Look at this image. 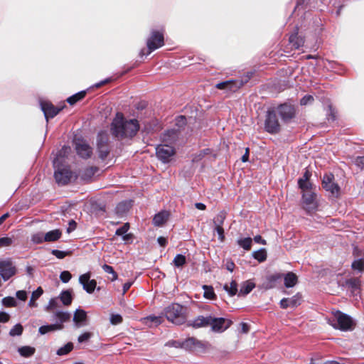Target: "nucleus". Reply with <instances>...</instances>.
<instances>
[{
  "instance_id": "1",
  "label": "nucleus",
  "mask_w": 364,
  "mask_h": 364,
  "mask_svg": "<svg viewBox=\"0 0 364 364\" xmlns=\"http://www.w3.org/2000/svg\"><path fill=\"white\" fill-rule=\"evenodd\" d=\"M139 128L137 119H127L122 113L117 112L110 124V132L118 140L132 139L136 135Z\"/></svg>"
},
{
  "instance_id": "2",
  "label": "nucleus",
  "mask_w": 364,
  "mask_h": 364,
  "mask_svg": "<svg viewBox=\"0 0 364 364\" xmlns=\"http://www.w3.org/2000/svg\"><path fill=\"white\" fill-rule=\"evenodd\" d=\"M71 314L68 311L56 310L52 316V320L55 322L52 324L41 326L38 328L41 335L62 330L64 328V323L70 321Z\"/></svg>"
},
{
  "instance_id": "3",
  "label": "nucleus",
  "mask_w": 364,
  "mask_h": 364,
  "mask_svg": "<svg viewBox=\"0 0 364 364\" xmlns=\"http://www.w3.org/2000/svg\"><path fill=\"white\" fill-rule=\"evenodd\" d=\"M316 186L314 188L301 190L302 197L301 205L305 212L309 215H315L318 210V203L317 194L315 192Z\"/></svg>"
},
{
  "instance_id": "4",
  "label": "nucleus",
  "mask_w": 364,
  "mask_h": 364,
  "mask_svg": "<svg viewBox=\"0 0 364 364\" xmlns=\"http://www.w3.org/2000/svg\"><path fill=\"white\" fill-rule=\"evenodd\" d=\"M323 111L325 115V121L320 122V129L323 128V132L331 127L337 118V111L333 106L330 99L322 97Z\"/></svg>"
},
{
  "instance_id": "5",
  "label": "nucleus",
  "mask_w": 364,
  "mask_h": 364,
  "mask_svg": "<svg viewBox=\"0 0 364 364\" xmlns=\"http://www.w3.org/2000/svg\"><path fill=\"white\" fill-rule=\"evenodd\" d=\"M164 314L168 321L176 325L183 324L186 321L183 307L178 304H172L167 306L164 309Z\"/></svg>"
},
{
  "instance_id": "6",
  "label": "nucleus",
  "mask_w": 364,
  "mask_h": 364,
  "mask_svg": "<svg viewBox=\"0 0 364 364\" xmlns=\"http://www.w3.org/2000/svg\"><path fill=\"white\" fill-rule=\"evenodd\" d=\"M110 151L109 136L108 133L105 131L100 132L97 136V151L99 158L102 160H105L108 157Z\"/></svg>"
},
{
  "instance_id": "7",
  "label": "nucleus",
  "mask_w": 364,
  "mask_h": 364,
  "mask_svg": "<svg viewBox=\"0 0 364 364\" xmlns=\"http://www.w3.org/2000/svg\"><path fill=\"white\" fill-rule=\"evenodd\" d=\"M322 186L329 198L334 199L339 196L341 188L338 184L335 181V177L333 173H328L323 176Z\"/></svg>"
},
{
  "instance_id": "8",
  "label": "nucleus",
  "mask_w": 364,
  "mask_h": 364,
  "mask_svg": "<svg viewBox=\"0 0 364 364\" xmlns=\"http://www.w3.org/2000/svg\"><path fill=\"white\" fill-rule=\"evenodd\" d=\"M335 318L336 323L332 325L341 331H353L356 326L355 321L350 316L339 311L336 313Z\"/></svg>"
},
{
  "instance_id": "9",
  "label": "nucleus",
  "mask_w": 364,
  "mask_h": 364,
  "mask_svg": "<svg viewBox=\"0 0 364 364\" xmlns=\"http://www.w3.org/2000/svg\"><path fill=\"white\" fill-rule=\"evenodd\" d=\"M264 130L272 134H278L281 130V125L277 118V113L274 109H269L267 112L264 121Z\"/></svg>"
},
{
  "instance_id": "10",
  "label": "nucleus",
  "mask_w": 364,
  "mask_h": 364,
  "mask_svg": "<svg viewBox=\"0 0 364 364\" xmlns=\"http://www.w3.org/2000/svg\"><path fill=\"white\" fill-rule=\"evenodd\" d=\"M164 45V31H151L150 36L146 41V46L148 48L147 54H150L152 51L162 47Z\"/></svg>"
},
{
  "instance_id": "11",
  "label": "nucleus",
  "mask_w": 364,
  "mask_h": 364,
  "mask_svg": "<svg viewBox=\"0 0 364 364\" xmlns=\"http://www.w3.org/2000/svg\"><path fill=\"white\" fill-rule=\"evenodd\" d=\"M338 283L340 287L349 290L353 296H357L360 293L361 280L359 277H350L341 279Z\"/></svg>"
},
{
  "instance_id": "12",
  "label": "nucleus",
  "mask_w": 364,
  "mask_h": 364,
  "mask_svg": "<svg viewBox=\"0 0 364 364\" xmlns=\"http://www.w3.org/2000/svg\"><path fill=\"white\" fill-rule=\"evenodd\" d=\"M275 110L284 122H289L296 117L295 106L287 102L278 105Z\"/></svg>"
},
{
  "instance_id": "13",
  "label": "nucleus",
  "mask_w": 364,
  "mask_h": 364,
  "mask_svg": "<svg viewBox=\"0 0 364 364\" xmlns=\"http://www.w3.org/2000/svg\"><path fill=\"white\" fill-rule=\"evenodd\" d=\"M175 154V149L167 144H159L156 148V156L164 163L169 162Z\"/></svg>"
},
{
  "instance_id": "14",
  "label": "nucleus",
  "mask_w": 364,
  "mask_h": 364,
  "mask_svg": "<svg viewBox=\"0 0 364 364\" xmlns=\"http://www.w3.org/2000/svg\"><path fill=\"white\" fill-rule=\"evenodd\" d=\"M231 321L224 318H216L210 315V325L214 332L221 333L230 327Z\"/></svg>"
},
{
  "instance_id": "15",
  "label": "nucleus",
  "mask_w": 364,
  "mask_h": 364,
  "mask_svg": "<svg viewBox=\"0 0 364 364\" xmlns=\"http://www.w3.org/2000/svg\"><path fill=\"white\" fill-rule=\"evenodd\" d=\"M244 85L242 80H230L218 82L215 85V87L218 90H225L227 92H235L240 89Z\"/></svg>"
},
{
  "instance_id": "16",
  "label": "nucleus",
  "mask_w": 364,
  "mask_h": 364,
  "mask_svg": "<svg viewBox=\"0 0 364 364\" xmlns=\"http://www.w3.org/2000/svg\"><path fill=\"white\" fill-rule=\"evenodd\" d=\"M75 150L79 156L82 159H89L92 154V148L83 139H75Z\"/></svg>"
},
{
  "instance_id": "17",
  "label": "nucleus",
  "mask_w": 364,
  "mask_h": 364,
  "mask_svg": "<svg viewBox=\"0 0 364 364\" xmlns=\"http://www.w3.org/2000/svg\"><path fill=\"white\" fill-rule=\"evenodd\" d=\"M64 107L65 105L60 107H55L49 101L41 102V108L47 120H48L49 118L55 117Z\"/></svg>"
},
{
  "instance_id": "18",
  "label": "nucleus",
  "mask_w": 364,
  "mask_h": 364,
  "mask_svg": "<svg viewBox=\"0 0 364 364\" xmlns=\"http://www.w3.org/2000/svg\"><path fill=\"white\" fill-rule=\"evenodd\" d=\"M54 177L58 184L67 185L73 177V172L68 168H58L54 173Z\"/></svg>"
},
{
  "instance_id": "19",
  "label": "nucleus",
  "mask_w": 364,
  "mask_h": 364,
  "mask_svg": "<svg viewBox=\"0 0 364 364\" xmlns=\"http://www.w3.org/2000/svg\"><path fill=\"white\" fill-rule=\"evenodd\" d=\"M79 281L88 294L94 292L97 287V282L90 279V274H80Z\"/></svg>"
},
{
  "instance_id": "20",
  "label": "nucleus",
  "mask_w": 364,
  "mask_h": 364,
  "mask_svg": "<svg viewBox=\"0 0 364 364\" xmlns=\"http://www.w3.org/2000/svg\"><path fill=\"white\" fill-rule=\"evenodd\" d=\"M301 296L297 294L291 298H284L280 301V307L287 309L288 307L294 308L300 305Z\"/></svg>"
},
{
  "instance_id": "21",
  "label": "nucleus",
  "mask_w": 364,
  "mask_h": 364,
  "mask_svg": "<svg viewBox=\"0 0 364 364\" xmlns=\"http://www.w3.org/2000/svg\"><path fill=\"white\" fill-rule=\"evenodd\" d=\"M311 176V173L309 170H306L303 174V176L299 178L298 186L301 190H306L314 188L315 186H314L310 181Z\"/></svg>"
},
{
  "instance_id": "22",
  "label": "nucleus",
  "mask_w": 364,
  "mask_h": 364,
  "mask_svg": "<svg viewBox=\"0 0 364 364\" xmlns=\"http://www.w3.org/2000/svg\"><path fill=\"white\" fill-rule=\"evenodd\" d=\"M188 326H192L195 328L207 327L210 325V316H198L194 319L188 322Z\"/></svg>"
},
{
  "instance_id": "23",
  "label": "nucleus",
  "mask_w": 364,
  "mask_h": 364,
  "mask_svg": "<svg viewBox=\"0 0 364 364\" xmlns=\"http://www.w3.org/2000/svg\"><path fill=\"white\" fill-rule=\"evenodd\" d=\"M170 216L169 212L166 210H161L156 214L153 218V225L156 227L163 226L168 220Z\"/></svg>"
},
{
  "instance_id": "24",
  "label": "nucleus",
  "mask_w": 364,
  "mask_h": 364,
  "mask_svg": "<svg viewBox=\"0 0 364 364\" xmlns=\"http://www.w3.org/2000/svg\"><path fill=\"white\" fill-rule=\"evenodd\" d=\"M17 269L11 259L7 258L0 260V273H16Z\"/></svg>"
},
{
  "instance_id": "25",
  "label": "nucleus",
  "mask_w": 364,
  "mask_h": 364,
  "mask_svg": "<svg viewBox=\"0 0 364 364\" xmlns=\"http://www.w3.org/2000/svg\"><path fill=\"white\" fill-rule=\"evenodd\" d=\"M141 321L149 327L157 326L163 322V317L161 316L150 315L141 318Z\"/></svg>"
},
{
  "instance_id": "26",
  "label": "nucleus",
  "mask_w": 364,
  "mask_h": 364,
  "mask_svg": "<svg viewBox=\"0 0 364 364\" xmlns=\"http://www.w3.org/2000/svg\"><path fill=\"white\" fill-rule=\"evenodd\" d=\"M280 279L279 274H270L266 277L262 287L264 289H269L276 287L277 281Z\"/></svg>"
},
{
  "instance_id": "27",
  "label": "nucleus",
  "mask_w": 364,
  "mask_h": 364,
  "mask_svg": "<svg viewBox=\"0 0 364 364\" xmlns=\"http://www.w3.org/2000/svg\"><path fill=\"white\" fill-rule=\"evenodd\" d=\"M255 287L254 282L247 280L242 283L238 291V296H245L247 295Z\"/></svg>"
},
{
  "instance_id": "28",
  "label": "nucleus",
  "mask_w": 364,
  "mask_h": 364,
  "mask_svg": "<svg viewBox=\"0 0 364 364\" xmlns=\"http://www.w3.org/2000/svg\"><path fill=\"white\" fill-rule=\"evenodd\" d=\"M61 235V230L59 229H55L46 232L43 237V239L46 240V242H55L60 238Z\"/></svg>"
},
{
  "instance_id": "29",
  "label": "nucleus",
  "mask_w": 364,
  "mask_h": 364,
  "mask_svg": "<svg viewBox=\"0 0 364 364\" xmlns=\"http://www.w3.org/2000/svg\"><path fill=\"white\" fill-rule=\"evenodd\" d=\"M97 171L98 168L96 166L87 167L83 170L80 177L83 181H88L94 176Z\"/></svg>"
},
{
  "instance_id": "30",
  "label": "nucleus",
  "mask_w": 364,
  "mask_h": 364,
  "mask_svg": "<svg viewBox=\"0 0 364 364\" xmlns=\"http://www.w3.org/2000/svg\"><path fill=\"white\" fill-rule=\"evenodd\" d=\"M289 41L294 49H299L304 44L303 39L298 36L297 33H292L289 38Z\"/></svg>"
},
{
  "instance_id": "31",
  "label": "nucleus",
  "mask_w": 364,
  "mask_h": 364,
  "mask_svg": "<svg viewBox=\"0 0 364 364\" xmlns=\"http://www.w3.org/2000/svg\"><path fill=\"white\" fill-rule=\"evenodd\" d=\"M86 94H87V92L85 90L80 91V92L69 97L68 98H67L66 101L70 105H74L77 102L83 100L85 98V97L86 96Z\"/></svg>"
},
{
  "instance_id": "32",
  "label": "nucleus",
  "mask_w": 364,
  "mask_h": 364,
  "mask_svg": "<svg viewBox=\"0 0 364 364\" xmlns=\"http://www.w3.org/2000/svg\"><path fill=\"white\" fill-rule=\"evenodd\" d=\"M223 288L231 296H235L237 294H238L239 291L237 289V284L234 280L230 283H226Z\"/></svg>"
},
{
  "instance_id": "33",
  "label": "nucleus",
  "mask_w": 364,
  "mask_h": 364,
  "mask_svg": "<svg viewBox=\"0 0 364 364\" xmlns=\"http://www.w3.org/2000/svg\"><path fill=\"white\" fill-rule=\"evenodd\" d=\"M43 290L39 287L36 291L32 293L31 298L29 301L28 306L30 307H37V303L36 301L43 294Z\"/></svg>"
},
{
  "instance_id": "34",
  "label": "nucleus",
  "mask_w": 364,
  "mask_h": 364,
  "mask_svg": "<svg viewBox=\"0 0 364 364\" xmlns=\"http://www.w3.org/2000/svg\"><path fill=\"white\" fill-rule=\"evenodd\" d=\"M87 319V313L82 309H77L74 314L73 321L76 324L85 321Z\"/></svg>"
},
{
  "instance_id": "35",
  "label": "nucleus",
  "mask_w": 364,
  "mask_h": 364,
  "mask_svg": "<svg viewBox=\"0 0 364 364\" xmlns=\"http://www.w3.org/2000/svg\"><path fill=\"white\" fill-rule=\"evenodd\" d=\"M35 348L28 346L20 347L18 349V352L19 353V354L25 358L32 356L35 353Z\"/></svg>"
},
{
  "instance_id": "36",
  "label": "nucleus",
  "mask_w": 364,
  "mask_h": 364,
  "mask_svg": "<svg viewBox=\"0 0 364 364\" xmlns=\"http://www.w3.org/2000/svg\"><path fill=\"white\" fill-rule=\"evenodd\" d=\"M284 279V284L287 288L294 287L298 282L296 274H285Z\"/></svg>"
},
{
  "instance_id": "37",
  "label": "nucleus",
  "mask_w": 364,
  "mask_h": 364,
  "mask_svg": "<svg viewBox=\"0 0 364 364\" xmlns=\"http://www.w3.org/2000/svg\"><path fill=\"white\" fill-rule=\"evenodd\" d=\"M130 208L129 203L126 201L120 202L116 207V213L118 215H122L126 213Z\"/></svg>"
},
{
  "instance_id": "38",
  "label": "nucleus",
  "mask_w": 364,
  "mask_h": 364,
  "mask_svg": "<svg viewBox=\"0 0 364 364\" xmlns=\"http://www.w3.org/2000/svg\"><path fill=\"white\" fill-rule=\"evenodd\" d=\"M252 239L250 237L242 238L237 240L240 247L245 250H250L252 247Z\"/></svg>"
},
{
  "instance_id": "39",
  "label": "nucleus",
  "mask_w": 364,
  "mask_h": 364,
  "mask_svg": "<svg viewBox=\"0 0 364 364\" xmlns=\"http://www.w3.org/2000/svg\"><path fill=\"white\" fill-rule=\"evenodd\" d=\"M203 289L204 290L203 296L205 299L213 300L216 297L214 289L211 286L203 285Z\"/></svg>"
},
{
  "instance_id": "40",
  "label": "nucleus",
  "mask_w": 364,
  "mask_h": 364,
  "mask_svg": "<svg viewBox=\"0 0 364 364\" xmlns=\"http://www.w3.org/2000/svg\"><path fill=\"white\" fill-rule=\"evenodd\" d=\"M253 257L259 262H264L267 259V251L262 248L252 253Z\"/></svg>"
},
{
  "instance_id": "41",
  "label": "nucleus",
  "mask_w": 364,
  "mask_h": 364,
  "mask_svg": "<svg viewBox=\"0 0 364 364\" xmlns=\"http://www.w3.org/2000/svg\"><path fill=\"white\" fill-rule=\"evenodd\" d=\"M60 299L63 304L65 306H68L72 303V296L69 291H64L60 294Z\"/></svg>"
},
{
  "instance_id": "42",
  "label": "nucleus",
  "mask_w": 364,
  "mask_h": 364,
  "mask_svg": "<svg viewBox=\"0 0 364 364\" xmlns=\"http://www.w3.org/2000/svg\"><path fill=\"white\" fill-rule=\"evenodd\" d=\"M73 349V344L71 342L68 343L64 346L60 348L57 350V355H65L68 354Z\"/></svg>"
},
{
  "instance_id": "43",
  "label": "nucleus",
  "mask_w": 364,
  "mask_h": 364,
  "mask_svg": "<svg viewBox=\"0 0 364 364\" xmlns=\"http://www.w3.org/2000/svg\"><path fill=\"white\" fill-rule=\"evenodd\" d=\"M226 218V213L225 211H220L213 218V223L215 226L223 225Z\"/></svg>"
},
{
  "instance_id": "44",
  "label": "nucleus",
  "mask_w": 364,
  "mask_h": 364,
  "mask_svg": "<svg viewBox=\"0 0 364 364\" xmlns=\"http://www.w3.org/2000/svg\"><path fill=\"white\" fill-rule=\"evenodd\" d=\"M58 306V299L53 298L51 299L48 305L46 306L45 310L48 312H52L53 314L56 311H54Z\"/></svg>"
},
{
  "instance_id": "45",
  "label": "nucleus",
  "mask_w": 364,
  "mask_h": 364,
  "mask_svg": "<svg viewBox=\"0 0 364 364\" xmlns=\"http://www.w3.org/2000/svg\"><path fill=\"white\" fill-rule=\"evenodd\" d=\"M186 257L181 254L177 255L173 260V263L174 266H176L177 267H182L183 264H186Z\"/></svg>"
},
{
  "instance_id": "46",
  "label": "nucleus",
  "mask_w": 364,
  "mask_h": 364,
  "mask_svg": "<svg viewBox=\"0 0 364 364\" xmlns=\"http://www.w3.org/2000/svg\"><path fill=\"white\" fill-rule=\"evenodd\" d=\"M210 154V149H204L201 150L198 154H196L193 156L192 161L193 163L198 162L200 161L205 155Z\"/></svg>"
},
{
  "instance_id": "47",
  "label": "nucleus",
  "mask_w": 364,
  "mask_h": 364,
  "mask_svg": "<svg viewBox=\"0 0 364 364\" xmlns=\"http://www.w3.org/2000/svg\"><path fill=\"white\" fill-rule=\"evenodd\" d=\"M353 270H357L360 272H364V260L358 259L355 260L351 265Z\"/></svg>"
},
{
  "instance_id": "48",
  "label": "nucleus",
  "mask_w": 364,
  "mask_h": 364,
  "mask_svg": "<svg viewBox=\"0 0 364 364\" xmlns=\"http://www.w3.org/2000/svg\"><path fill=\"white\" fill-rule=\"evenodd\" d=\"M314 102V97L311 95H304L300 100V105L302 106L312 105Z\"/></svg>"
},
{
  "instance_id": "49",
  "label": "nucleus",
  "mask_w": 364,
  "mask_h": 364,
  "mask_svg": "<svg viewBox=\"0 0 364 364\" xmlns=\"http://www.w3.org/2000/svg\"><path fill=\"white\" fill-rule=\"evenodd\" d=\"M44 236L45 234H43V232H37L32 235L31 241L35 244H41L43 242H46V240H44L43 239Z\"/></svg>"
},
{
  "instance_id": "50",
  "label": "nucleus",
  "mask_w": 364,
  "mask_h": 364,
  "mask_svg": "<svg viewBox=\"0 0 364 364\" xmlns=\"http://www.w3.org/2000/svg\"><path fill=\"white\" fill-rule=\"evenodd\" d=\"M200 341L196 340L194 338H189L183 343V347L192 348L193 346H199Z\"/></svg>"
},
{
  "instance_id": "51",
  "label": "nucleus",
  "mask_w": 364,
  "mask_h": 364,
  "mask_svg": "<svg viewBox=\"0 0 364 364\" xmlns=\"http://www.w3.org/2000/svg\"><path fill=\"white\" fill-rule=\"evenodd\" d=\"M23 333V327L21 324L15 325L10 331L9 334L11 336H20Z\"/></svg>"
},
{
  "instance_id": "52",
  "label": "nucleus",
  "mask_w": 364,
  "mask_h": 364,
  "mask_svg": "<svg viewBox=\"0 0 364 364\" xmlns=\"http://www.w3.org/2000/svg\"><path fill=\"white\" fill-rule=\"evenodd\" d=\"M129 223H126L122 227H120L119 228H118L116 230L115 234L119 236H121V235L124 236L127 233V232L129 230Z\"/></svg>"
},
{
  "instance_id": "53",
  "label": "nucleus",
  "mask_w": 364,
  "mask_h": 364,
  "mask_svg": "<svg viewBox=\"0 0 364 364\" xmlns=\"http://www.w3.org/2000/svg\"><path fill=\"white\" fill-rule=\"evenodd\" d=\"M110 322L113 325H117L122 322V317L120 314H112L110 316Z\"/></svg>"
},
{
  "instance_id": "54",
  "label": "nucleus",
  "mask_w": 364,
  "mask_h": 364,
  "mask_svg": "<svg viewBox=\"0 0 364 364\" xmlns=\"http://www.w3.org/2000/svg\"><path fill=\"white\" fill-rule=\"evenodd\" d=\"M12 244V239L9 237L0 238V248L10 246Z\"/></svg>"
},
{
  "instance_id": "55",
  "label": "nucleus",
  "mask_w": 364,
  "mask_h": 364,
  "mask_svg": "<svg viewBox=\"0 0 364 364\" xmlns=\"http://www.w3.org/2000/svg\"><path fill=\"white\" fill-rule=\"evenodd\" d=\"M51 253L58 259H63L66 255L70 254L69 252H64L58 250H53Z\"/></svg>"
},
{
  "instance_id": "56",
  "label": "nucleus",
  "mask_w": 364,
  "mask_h": 364,
  "mask_svg": "<svg viewBox=\"0 0 364 364\" xmlns=\"http://www.w3.org/2000/svg\"><path fill=\"white\" fill-rule=\"evenodd\" d=\"M16 300L13 297H6L3 299V304L6 306L11 307L16 305Z\"/></svg>"
},
{
  "instance_id": "57",
  "label": "nucleus",
  "mask_w": 364,
  "mask_h": 364,
  "mask_svg": "<svg viewBox=\"0 0 364 364\" xmlns=\"http://www.w3.org/2000/svg\"><path fill=\"white\" fill-rule=\"evenodd\" d=\"M215 230L218 234V239L221 242H223L225 240V232H224V229L223 228V225L215 226Z\"/></svg>"
},
{
  "instance_id": "58",
  "label": "nucleus",
  "mask_w": 364,
  "mask_h": 364,
  "mask_svg": "<svg viewBox=\"0 0 364 364\" xmlns=\"http://www.w3.org/2000/svg\"><path fill=\"white\" fill-rule=\"evenodd\" d=\"M331 64H332L331 62H330L327 60H324V59L321 60L320 58V64H319L320 68L322 67L323 69H326L327 70H328L333 68Z\"/></svg>"
},
{
  "instance_id": "59",
  "label": "nucleus",
  "mask_w": 364,
  "mask_h": 364,
  "mask_svg": "<svg viewBox=\"0 0 364 364\" xmlns=\"http://www.w3.org/2000/svg\"><path fill=\"white\" fill-rule=\"evenodd\" d=\"M92 334L89 332H85L82 334H81L79 337H78V342L79 343H82V342H85V341H88L90 337H91Z\"/></svg>"
},
{
  "instance_id": "60",
  "label": "nucleus",
  "mask_w": 364,
  "mask_h": 364,
  "mask_svg": "<svg viewBox=\"0 0 364 364\" xmlns=\"http://www.w3.org/2000/svg\"><path fill=\"white\" fill-rule=\"evenodd\" d=\"M16 297L21 301H26L27 299V294L25 291H18L16 292Z\"/></svg>"
},
{
  "instance_id": "61",
  "label": "nucleus",
  "mask_w": 364,
  "mask_h": 364,
  "mask_svg": "<svg viewBox=\"0 0 364 364\" xmlns=\"http://www.w3.org/2000/svg\"><path fill=\"white\" fill-rule=\"evenodd\" d=\"M77 227V223L75 220H72L69 222V226L67 228V232L70 233L73 232Z\"/></svg>"
},
{
  "instance_id": "62",
  "label": "nucleus",
  "mask_w": 364,
  "mask_h": 364,
  "mask_svg": "<svg viewBox=\"0 0 364 364\" xmlns=\"http://www.w3.org/2000/svg\"><path fill=\"white\" fill-rule=\"evenodd\" d=\"M112 78H107L104 80H102L100 81V82H97L96 83L94 87H96V88H99V87H101L102 86L112 82Z\"/></svg>"
},
{
  "instance_id": "63",
  "label": "nucleus",
  "mask_w": 364,
  "mask_h": 364,
  "mask_svg": "<svg viewBox=\"0 0 364 364\" xmlns=\"http://www.w3.org/2000/svg\"><path fill=\"white\" fill-rule=\"evenodd\" d=\"M235 264L232 261H230V260H228L225 263V267H226V269L229 272H233L234 269H235Z\"/></svg>"
},
{
  "instance_id": "64",
  "label": "nucleus",
  "mask_w": 364,
  "mask_h": 364,
  "mask_svg": "<svg viewBox=\"0 0 364 364\" xmlns=\"http://www.w3.org/2000/svg\"><path fill=\"white\" fill-rule=\"evenodd\" d=\"M356 164L361 168H364V156H359L356 159Z\"/></svg>"
}]
</instances>
